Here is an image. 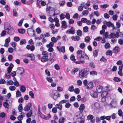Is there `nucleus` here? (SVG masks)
<instances>
[{
    "instance_id": "f257e3e1",
    "label": "nucleus",
    "mask_w": 123,
    "mask_h": 123,
    "mask_svg": "<svg viewBox=\"0 0 123 123\" xmlns=\"http://www.w3.org/2000/svg\"><path fill=\"white\" fill-rule=\"evenodd\" d=\"M77 58L79 60L83 59L84 60H87L89 59V57L85 54V52L81 50H78L77 52Z\"/></svg>"
},
{
    "instance_id": "f03ea898",
    "label": "nucleus",
    "mask_w": 123,
    "mask_h": 123,
    "mask_svg": "<svg viewBox=\"0 0 123 123\" xmlns=\"http://www.w3.org/2000/svg\"><path fill=\"white\" fill-rule=\"evenodd\" d=\"M4 28L5 30L6 31L7 34L11 35L13 34L14 31L13 28L10 26L9 24H5L4 26Z\"/></svg>"
},
{
    "instance_id": "7ed1b4c3",
    "label": "nucleus",
    "mask_w": 123,
    "mask_h": 123,
    "mask_svg": "<svg viewBox=\"0 0 123 123\" xmlns=\"http://www.w3.org/2000/svg\"><path fill=\"white\" fill-rule=\"evenodd\" d=\"M109 36L110 37V38H111V43L114 44L116 43V38H118L119 37V33L118 32H117L116 33H111L110 34Z\"/></svg>"
},
{
    "instance_id": "20e7f679",
    "label": "nucleus",
    "mask_w": 123,
    "mask_h": 123,
    "mask_svg": "<svg viewBox=\"0 0 123 123\" xmlns=\"http://www.w3.org/2000/svg\"><path fill=\"white\" fill-rule=\"evenodd\" d=\"M89 71V68H85L82 70L79 73V77L80 78H86L87 74V73Z\"/></svg>"
},
{
    "instance_id": "39448f33",
    "label": "nucleus",
    "mask_w": 123,
    "mask_h": 123,
    "mask_svg": "<svg viewBox=\"0 0 123 123\" xmlns=\"http://www.w3.org/2000/svg\"><path fill=\"white\" fill-rule=\"evenodd\" d=\"M104 25L102 26V30H105L107 28V26L109 27H111L113 29H115L113 24L111 22H107L104 21L103 22Z\"/></svg>"
},
{
    "instance_id": "423d86ee",
    "label": "nucleus",
    "mask_w": 123,
    "mask_h": 123,
    "mask_svg": "<svg viewBox=\"0 0 123 123\" xmlns=\"http://www.w3.org/2000/svg\"><path fill=\"white\" fill-rule=\"evenodd\" d=\"M49 95L54 99H56L58 97H60V94L56 91L53 90L50 92Z\"/></svg>"
},
{
    "instance_id": "0eeeda50",
    "label": "nucleus",
    "mask_w": 123,
    "mask_h": 123,
    "mask_svg": "<svg viewBox=\"0 0 123 123\" xmlns=\"http://www.w3.org/2000/svg\"><path fill=\"white\" fill-rule=\"evenodd\" d=\"M109 95V94L107 91H104L101 94L102 98L101 101L102 102H104L106 98L108 97Z\"/></svg>"
},
{
    "instance_id": "6e6552de",
    "label": "nucleus",
    "mask_w": 123,
    "mask_h": 123,
    "mask_svg": "<svg viewBox=\"0 0 123 123\" xmlns=\"http://www.w3.org/2000/svg\"><path fill=\"white\" fill-rule=\"evenodd\" d=\"M100 105L99 103L96 102L92 104L91 105V108L94 110H96L98 109Z\"/></svg>"
},
{
    "instance_id": "1a4fd4ad",
    "label": "nucleus",
    "mask_w": 123,
    "mask_h": 123,
    "mask_svg": "<svg viewBox=\"0 0 123 123\" xmlns=\"http://www.w3.org/2000/svg\"><path fill=\"white\" fill-rule=\"evenodd\" d=\"M32 106V104L31 103H28L24 108V110L27 111H29L30 109V108Z\"/></svg>"
},
{
    "instance_id": "9d476101",
    "label": "nucleus",
    "mask_w": 123,
    "mask_h": 123,
    "mask_svg": "<svg viewBox=\"0 0 123 123\" xmlns=\"http://www.w3.org/2000/svg\"><path fill=\"white\" fill-rule=\"evenodd\" d=\"M32 110H31L28 112L26 114V116L27 117H30L32 114L33 112H34V115H36V113L35 112L36 110L34 108L32 109Z\"/></svg>"
},
{
    "instance_id": "9b49d317",
    "label": "nucleus",
    "mask_w": 123,
    "mask_h": 123,
    "mask_svg": "<svg viewBox=\"0 0 123 123\" xmlns=\"http://www.w3.org/2000/svg\"><path fill=\"white\" fill-rule=\"evenodd\" d=\"M17 72L18 74H20L21 75L24 73L25 71L22 68L20 67L18 68L17 70Z\"/></svg>"
},
{
    "instance_id": "f8f14e48",
    "label": "nucleus",
    "mask_w": 123,
    "mask_h": 123,
    "mask_svg": "<svg viewBox=\"0 0 123 123\" xmlns=\"http://www.w3.org/2000/svg\"><path fill=\"white\" fill-rule=\"evenodd\" d=\"M74 31V29L73 27H72L70 29L67 30L66 32V33L67 34H74L75 33Z\"/></svg>"
},
{
    "instance_id": "ddd939ff",
    "label": "nucleus",
    "mask_w": 123,
    "mask_h": 123,
    "mask_svg": "<svg viewBox=\"0 0 123 123\" xmlns=\"http://www.w3.org/2000/svg\"><path fill=\"white\" fill-rule=\"evenodd\" d=\"M25 56L27 57H29L30 58V60L33 61L35 59V57L34 54H27L25 55Z\"/></svg>"
},
{
    "instance_id": "4468645a",
    "label": "nucleus",
    "mask_w": 123,
    "mask_h": 123,
    "mask_svg": "<svg viewBox=\"0 0 123 123\" xmlns=\"http://www.w3.org/2000/svg\"><path fill=\"white\" fill-rule=\"evenodd\" d=\"M57 49L60 52H62L64 53L65 52V47L64 46H62V47L60 46H57Z\"/></svg>"
},
{
    "instance_id": "2eb2a0df",
    "label": "nucleus",
    "mask_w": 123,
    "mask_h": 123,
    "mask_svg": "<svg viewBox=\"0 0 123 123\" xmlns=\"http://www.w3.org/2000/svg\"><path fill=\"white\" fill-rule=\"evenodd\" d=\"M85 108V105L84 104H82L80 105L79 108V111L80 113H82L83 110Z\"/></svg>"
},
{
    "instance_id": "dca6fc26",
    "label": "nucleus",
    "mask_w": 123,
    "mask_h": 123,
    "mask_svg": "<svg viewBox=\"0 0 123 123\" xmlns=\"http://www.w3.org/2000/svg\"><path fill=\"white\" fill-rule=\"evenodd\" d=\"M26 48L28 50H30L31 51H33L35 49L34 46L33 45L31 46L30 45H27Z\"/></svg>"
},
{
    "instance_id": "f3484780",
    "label": "nucleus",
    "mask_w": 123,
    "mask_h": 123,
    "mask_svg": "<svg viewBox=\"0 0 123 123\" xmlns=\"http://www.w3.org/2000/svg\"><path fill=\"white\" fill-rule=\"evenodd\" d=\"M91 96L94 98H96L98 96L97 93L94 91H91L90 92Z\"/></svg>"
},
{
    "instance_id": "a211bd4d",
    "label": "nucleus",
    "mask_w": 123,
    "mask_h": 123,
    "mask_svg": "<svg viewBox=\"0 0 123 123\" xmlns=\"http://www.w3.org/2000/svg\"><path fill=\"white\" fill-rule=\"evenodd\" d=\"M60 12L59 11L58 9H55L54 10V13L53 12V14H51V13H50L49 14V16H55V15H57Z\"/></svg>"
},
{
    "instance_id": "6ab92c4d",
    "label": "nucleus",
    "mask_w": 123,
    "mask_h": 123,
    "mask_svg": "<svg viewBox=\"0 0 123 123\" xmlns=\"http://www.w3.org/2000/svg\"><path fill=\"white\" fill-rule=\"evenodd\" d=\"M103 87L99 85L97 86L96 89L98 93H100L103 90Z\"/></svg>"
},
{
    "instance_id": "aec40b11",
    "label": "nucleus",
    "mask_w": 123,
    "mask_h": 123,
    "mask_svg": "<svg viewBox=\"0 0 123 123\" xmlns=\"http://www.w3.org/2000/svg\"><path fill=\"white\" fill-rule=\"evenodd\" d=\"M38 114L39 116L47 120L49 119V117H48L44 115L43 114H42L41 112H38Z\"/></svg>"
},
{
    "instance_id": "412c9836",
    "label": "nucleus",
    "mask_w": 123,
    "mask_h": 123,
    "mask_svg": "<svg viewBox=\"0 0 123 123\" xmlns=\"http://www.w3.org/2000/svg\"><path fill=\"white\" fill-rule=\"evenodd\" d=\"M71 38L72 40L75 41H78L80 39V37L78 36H72Z\"/></svg>"
},
{
    "instance_id": "4be33fe9",
    "label": "nucleus",
    "mask_w": 123,
    "mask_h": 123,
    "mask_svg": "<svg viewBox=\"0 0 123 123\" xmlns=\"http://www.w3.org/2000/svg\"><path fill=\"white\" fill-rule=\"evenodd\" d=\"M93 87L92 82H90L88 83L87 85V88L91 89H92Z\"/></svg>"
},
{
    "instance_id": "5701e85b",
    "label": "nucleus",
    "mask_w": 123,
    "mask_h": 123,
    "mask_svg": "<svg viewBox=\"0 0 123 123\" xmlns=\"http://www.w3.org/2000/svg\"><path fill=\"white\" fill-rule=\"evenodd\" d=\"M26 90V87L25 86L23 85H21L20 87V90L22 92H24Z\"/></svg>"
},
{
    "instance_id": "b1692460",
    "label": "nucleus",
    "mask_w": 123,
    "mask_h": 123,
    "mask_svg": "<svg viewBox=\"0 0 123 123\" xmlns=\"http://www.w3.org/2000/svg\"><path fill=\"white\" fill-rule=\"evenodd\" d=\"M119 51V49L118 46H116L113 49V51L114 53H117Z\"/></svg>"
},
{
    "instance_id": "393cba45",
    "label": "nucleus",
    "mask_w": 123,
    "mask_h": 123,
    "mask_svg": "<svg viewBox=\"0 0 123 123\" xmlns=\"http://www.w3.org/2000/svg\"><path fill=\"white\" fill-rule=\"evenodd\" d=\"M48 56H43L41 59V61L43 62H45L48 60Z\"/></svg>"
},
{
    "instance_id": "a878e982",
    "label": "nucleus",
    "mask_w": 123,
    "mask_h": 123,
    "mask_svg": "<svg viewBox=\"0 0 123 123\" xmlns=\"http://www.w3.org/2000/svg\"><path fill=\"white\" fill-rule=\"evenodd\" d=\"M62 26L63 28L66 29L67 27V23L65 21H62Z\"/></svg>"
},
{
    "instance_id": "bb28decb",
    "label": "nucleus",
    "mask_w": 123,
    "mask_h": 123,
    "mask_svg": "<svg viewBox=\"0 0 123 123\" xmlns=\"http://www.w3.org/2000/svg\"><path fill=\"white\" fill-rule=\"evenodd\" d=\"M78 70V68H74L72 70L71 73L73 75H74L75 73L77 72Z\"/></svg>"
},
{
    "instance_id": "cd10ccee",
    "label": "nucleus",
    "mask_w": 123,
    "mask_h": 123,
    "mask_svg": "<svg viewBox=\"0 0 123 123\" xmlns=\"http://www.w3.org/2000/svg\"><path fill=\"white\" fill-rule=\"evenodd\" d=\"M79 119H80V120L78 121V122H80V123H84L85 121V117H82L79 118H78L77 120L78 121Z\"/></svg>"
},
{
    "instance_id": "c85d7f7f",
    "label": "nucleus",
    "mask_w": 123,
    "mask_h": 123,
    "mask_svg": "<svg viewBox=\"0 0 123 123\" xmlns=\"http://www.w3.org/2000/svg\"><path fill=\"white\" fill-rule=\"evenodd\" d=\"M68 90L70 92H73L74 90V88L73 85H71L69 86Z\"/></svg>"
},
{
    "instance_id": "c756f323",
    "label": "nucleus",
    "mask_w": 123,
    "mask_h": 123,
    "mask_svg": "<svg viewBox=\"0 0 123 123\" xmlns=\"http://www.w3.org/2000/svg\"><path fill=\"white\" fill-rule=\"evenodd\" d=\"M55 106L56 108H58L60 110H61L62 109V106L61 103H59L56 105Z\"/></svg>"
},
{
    "instance_id": "7c9ffc66",
    "label": "nucleus",
    "mask_w": 123,
    "mask_h": 123,
    "mask_svg": "<svg viewBox=\"0 0 123 123\" xmlns=\"http://www.w3.org/2000/svg\"><path fill=\"white\" fill-rule=\"evenodd\" d=\"M90 40V38L89 36H87L84 39L85 41L87 43L89 42Z\"/></svg>"
},
{
    "instance_id": "2f4dec72",
    "label": "nucleus",
    "mask_w": 123,
    "mask_h": 123,
    "mask_svg": "<svg viewBox=\"0 0 123 123\" xmlns=\"http://www.w3.org/2000/svg\"><path fill=\"white\" fill-rule=\"evenodd\" d=\"M98 50H95L93 52V55L94 57H96L98 55Z\"/></svg>"
},
{
    "instance_id": "473e14b6",
    "label": "nucleus",
    "mask_w": 123,
    "mask_h": 123,
    "mask_svg": "<svg viewBox=\"0 0 123 123\" xmlns=\"http://www.w3.org/2000/svg\"><path fill=\"white\" fill-rule=\"evenodd\" d=\"M118 114L120 116H122L123 119V112H122L121 110L120 109L118 110Z\"/></svg>"
},
{
    "instance_id": "72a5a7b5",
    "label": "nucleus",
    "mask_w": 123,
    "mask_h": 123,
    "mask_svg": "<svg viewBox=\"0 0 123 123\" xmlns=\"http://www.w3.org/2000/svg\"><path fill=\"white\" fill-rule=\"evenodd\" d=\"M65 118L64 117H61L59 120V123H63L64 122Z\"/></svg>"
},
{
    "instance_id": "f704fd0d",
    "label": "nucleus",
    "mask_w": 123,
    "mask_h": 123,
    "mask_svg": "<svg viewBox=\"0 0 123 123\" xmlns=\"http://www.w3.org/2000/svg\"><path fill=\"white\" fill-rule=\"evenodd\" d=\"M109 6V5L108 4H106L102 5H101L100 7L102 8H105L108 7Z\"/></svg>"
},
{
    "instance_id": "c9c22d12",
    "label": "nucleus",
    "mask_w": 123,
    "mask_h": 123,
    "mask_svg": "<svg viewBox=\"0 0 123 123\" xmlns=\"http://www.w3.org/2000/svg\"><path fill=\"white\" fill-rule=\"evenodd\" d=\"M21 93L19 90H18L16 92V97H21Z\"/></svg>"
},
{
    "instance_id": "e433bc0d",
    "label": "nucleus",
    "mask_w": 123,
    "mask_h": 123,
    "mask_svg": "<svg viewBox=\"0 0 123 123\" xmlns=\"http://www.w3.org/2000/svg\"><path fill=\"white\" fill-rule=\"evenodd\" d=\"M18 31L19 33H24L25 32V30L24 29H18Z\"/></svg>"
},
{
    "instance_id": "4c0bfd02",
    "label": "nucleus",
    "mask_w": 123,
    "mask_h": 123,
    "mask_svg": "<svg viewBox=\"0 0 123 123\" xmlns=\"http://www.w3.org/2000/svg\"><path fill=\"white\" fill-rule=\"evenodd\" d=\"M16 89V87L14 86H10L9 87V90L12 91H14Z\"/></svg>"
},
{
    "instance_id": "58836bf2",
    "label": "nucleus",
    "mask_w": 123,
    "mask_h": 123,
    "mask_svg": "<svg viewBox=\"0 0 123 123\" xmlns=\"http://www.w3.org/2000/svg\"><path fill=\"white\" fill-rule=\"evenodd\" d=\"M7 85H12L14 84V82L12 80H10L7 81Z\"/></svg>"
},
{
    "instance_id": "ea45409f",
    "label": "nucleus",
    "mask_w": 123,
    "mask_h": 123,
    "mask_svg": "<svg viewBox=\"0 0 123 123\" xmlns=\"http://www.w3.org/2000/svg\"><path fill=\"white\" fill-rule=\"evenodd\" d=\"M18 109L19 111L20 112H22V111L23 107L22 105V104H20L18 107Z\"/></svg>"
},
{
    "instance_id": "a19ab883",
    "label": "nucleus",
    "mask_w": 123,
    "mask_h": 123,
    "mask_svg": "<svg viewBox=\"0 0 123 123\" xmlns=\"http://www.w3.org/2000/svg\"><path fill=\"white\" fill-rule=\"evenodd\" d=\"M26 42V40L25 39H22L20 42V45H23L25 44Z\"/></svg>"
},
{
    "instance_id": "79ce46f5",
    "label": "nucleus",
    "mask_w": 123,
    "mask_h": 123,
    "mask_svg": "<svg viewBox=\"0 0 123 123\" xmlns=\"http://www.w3.org/2000/svg\"><path fill=\"white\" fill-rule=\"evenodd\" d=\"M13 15L15 17H17L18 16V13L16 11L15 9H14L13 10Z\"/></svg>"
},
{
    "instance_id": "37998d69",
    "label": "nucleus",
    "mask_w": 123,
    "mask_h": 123,
    "mask_svg": "<svg viewBox=\"0 0 123 123\" xmlns=\"http://www.w3.org/2000/svg\"><path fill=\"white\" fill-rule=\"evenodd\" d=\"M90 74L91 75H96L97 73V72L95 71H93L90 72Z\"/></svg>"
},
{
    "instance_id": "c03bdc74",
    "label": "nucleus",
    "mask_w": 123,
    "mask_h": 123,
    "mask_svg": "<svg viewBox=\"0 0 123 123\" xmlns=\"http://www.w3.org/2000/svg\"><path fill=\"white\" fill-rule=\"evenodd\" d=\"M93 117L94 116L93 115L90 114L87 116V118L88 120H91L93 119Z\"/></svg>"
},
{
    "instance_id": "a18cd8bd",
    "label": "nucleus",
    "mask_w": 123,
    "mask_h": 123,
    "mask_svg": "<svg viewBox=\"0 0 123 123\" xmlns=\"http://www.w3.org/2000/svg\"><path fill=\"white\" fill-rule=\"evenodd\" d=\"M54 45V43L53 42H51L49 44H48L46 45V47L47 48L49 47H53Z\"/></svg>"
},
{
    "instance_id": "49530a36",
    "label": "nucleus",
    "mask_w": 123,
    "mask_h": 123,
    "mask_svg": "<svg viewBox=\"0 0 123 123\" xmlns=\"http://www.w3.org/2000/svg\"><path fill=\"white\" fill-rule=\"evenodd\" d=\"M5 76L6 78L7 79L11 77L10 73H6L5 75Z\"/></svg>"
},
{
    "instance_id": "de8ad7c7",
    "label": "nucleus",
    "mask_w": 123,
    "mask_h": 123,
    "mask_svg": "<svg viewBox=\"0 0 123 123\" xmlns=\"http://www.w3.org/2000/svg\"><path fill=\"white\" fill-rule=\"evenodd\" d=\"M29 94L31 97L32 98H34V94L33 92L31 91H30L29 92Z\"/></svg>"
},
{
    "instance_id": "09e8293b",
    "label": "nucleus",
    "mask_w": 123,
    "mask_h": 123,
    "mask_svg": "<svg viewBox=\"0 0 123 123\" xmlns=\"http://www.w3.org/2000/svg\"><path fill=\"white\" fill-rule=\"evenodd\" d=\"M116 82H118L120 81L121 79L117 77H114L113 79Z\"/></svg>"
},
{
    "instance_id": "8fccbe9b",
    "label": "nucleus",
    "mask_w": 123,
    "mask_h": 123,
    "mask_svg": "<svg viewBox=\"0 0 123 123\" xmlns=\"http://www.w3.org/2000/svg\"><path fill=\"white\" fill-rule=\"evenodd\" d=\"M77 34L78 36H81L82 34L81 31L80 30H78L77 32Z\"/></svg>"
},
{
    "instance_id": "3c124183",
    "label": "nucleus",
    "mask_w": 123,
    "mask_h": 123,
    "mask_svg": "<svg viewBox=\"0 0 123 123\" xmlns=\"http://www.w3.org/2000/svg\"><path fill=\"white\" fill-rule=\"evenodd\" d=\"M6 31H3L0 34L1 36L4 37L6 34Z\"/></svg>"
},
{
    "instance_id": "603ef678",
    "label": "nucleus",
    "mask_w": 123,
    "mask_h": 123,
    "mask_svg": "<svg viewBox=\"0 0 123 123\" xmlns=\"http://www.w3.org/2000/svg\"><path fill=\"white\" fill-rule=\"evenodd\" d=\"M85 43H82L80 44L79 47L81 49H83L85 48Z\"/></svg>"
},
{
    "instance_id": "864d4df0",
    "label": "nucleus",
    "mask_w": 123,
    "mask_h": 123,
    "mask_svg": "<svg viewBox=\"0 0 123 123\" xmlns=\"http://www.w3.org/2000/svg\"><path fill=\"white\" fill-rule=\"evenodd\" d=\"M88 13V11L87 10H85L83 11L82 13L83 15L86 16Z\"/></svg>"
},
{
    "instance_id": "5fc2aeb1",
    "label": "nucleus",
    "mask_w": 123,
    "mask_h": 123,
    "mask_svg": "<svg viewBox=\"0 0 123 123\" xmlns=\"http://www.w3.org/2000/svg\"><path fill=\"white\" fill-rule=\"evenodd\" d=\"M70 59L71 60L73 61H75L76 59H75V56L73 55H71L70 56Z\"/></svg>"
},
{
    "instance_id": "6e6d98bb",
    "label": "nucleus",
    "mask_w": 123,
    "mask_h": 123,
    "mask_svg": "<svg viewBox=\"0 0 123 123\" xmlns=\"http://www.w3.org/2000/svg\"><path fill=\"white\" fill-rule=\"evenodd\" d=\"M110 47V44L108 43H106L105 45V49H108Z\"/></svg>"
},
{
    "instance_id": "4d7b16f0",
    "label": "nucleus",
    "mask_w": 123,
    "mask_h": 123,
    "mask_svg": "<svg viewBox=\"0 0 123 123\" xmlns=\"http://www.w3.org/2000/svg\"><path fill=\"white\" fill-rule=\"evenodd\" d=\"M13 40L14 41L17 42L20 40V39L18 37L16 36L14 37Z\"/></svg>"
},
{
    "instance_id": "13d9d810",
    "label": "nucleus",
    "mask_w": 123,
    "mask_h": 123,
    "mask_svg": "<svg viewBox=\"0 0 123 123\" xmlns=\"http://www.w3.org/2000/svg\"><path fill=\"white\" fill-rule=\"evenodd\" d=\"M74 91L75 93L78 94L80 92V90L79 88H76L75 89H74Z\"/></svg>"
},
{
    "instance_id": "bf43d9fd",
    "label": "nucleus",
    "mask_w": 123,
    "mask_h": 123,
    "mask_svg": "<svg viewBox=\"0 0 123 123\" xmlns=\"http://www.w3.org/2000/svg\"><path fill=\"white\" fill-rule=\"evenodd\" d=\"M54 67L55 69L58 70L60 69V68L58 64H55L54 65Z\"/></svg>"
},
{
    "instance_id": "052dcab7",
    "label": "nucleus",
    "mask_w": 123,
    "mask_h": 123,
    "mask_svg": "<svg viewBox=\"0 0 123 123\" xmlns=\"http://www.w3.org/2000/svg\"><path fill=\"white\" fill-rule=\"evenodd\" d=\"M56 38L53 37H52L51 38V40L52 42H53L54 43H56L57 41L56 40Z\"/></svg>"
},
{
    "instance_id": "680f3d73",
    "label": "nucleus",
    "mask_w": 123,
    "mask_h": 123,
    "mask_svg": "<svg viewBox=\"0 0 123 123\" xmlns=\"http://www.w3.org/2000/svg\"><path fill=\"white\" fill-rule=\"evenodd\" d=\"M112 54V53L111 50H108L106 53V55H109L111 56Z\"/></svg>"
},
{
    "instance_id": "e2e57ef3",
    "label": "nucleus",
    "mask_w": 123,
    "mask_h": 123,
    "mask_svg": "<svg viewBox=\"0 0 123 123\" xmlns=\"http://www.w3.org/2000/svg\"><path fill=\"white\" fill-rule=\"evenodd\" d=\"M3 105L4 107L6 108H8L9 107L8 104L6 102H5L3 103Z\"/></svg>"
},
{
    "instance_id": "0e129e2a",
    "label": "nucleus",
    "mask_w": 123,
    "mask_h": 123,
    "mask_svg": "<svg viewBox=\"0 0 123 123\" xmlns=\"http://www.w3.org/2000/svg\"><path fill=\"white\" fill-rule=\"evenodd\" d=\"M24 101V99L23 98L20 97L18 100V102L20 103H21Z\"/></svg>"
},
{
    "instance_id": "69168bd1",
    "label": "nucleus",
    "mask_w": 123,
    "mask_h": 123,
    "mask_svg": "<svg viewBox=\"0 0 123 123\" xmlns=\"http://www.w3.org/2000/svg\"><path fill=\"white\" fill-rule=\"evenodd\" d=\"M88 27L87 26H86L83 28V31L86 32L88 31Z\"/></svg>"
},
{
    "instance_id": "338daca9",
    "label": "nucleus",
    "mask_w": 123,
    "mask_h": 123,
    "mask_svg": "<svg viewBox=\"0 0 123 123\" xmlns=\"http://www.w3.org/2000/svg\"><path fill=\"white\" fill-rule=\"evenodd\" d=\"M33 0H30L26 2L27 4L28 5H30L32 4L33 2Z\"/></svg>"
},
{
    "instance_id": "774afa93",
    "label": "nucleus",
    "mask_w": 123,
    "mask_h": 123,
    "mask_svg": "<svg viewBox=\"0 0 123 123\" xmlns=\"http://www.w3.org/2000/svg\"><path fill=\"white\" fill-rule=\"evenodd\" d=\"M60 19L61 20L64 19L65 17V15L63 13L60 15Z\"/></svg>"
}]
</instances>
